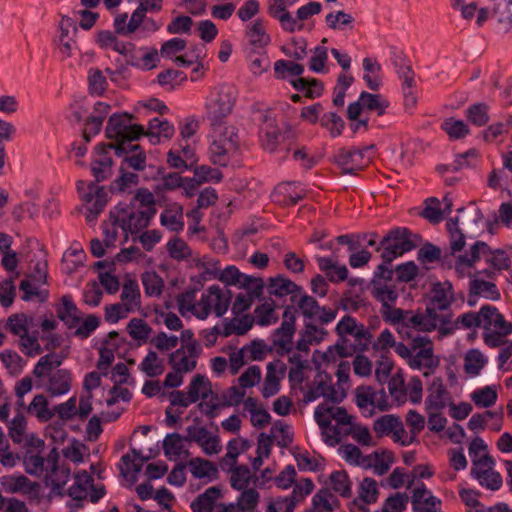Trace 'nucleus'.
<instances>
[{
  "label": "nucleus",
  "instance_id": "20e7f679",
  "mask_svg": "<svg viewBox=\"0 0 512 512\" xmlns=\"http://www.w3.org/2000/svg\"><path fill=\"white\" fill-rule=\"evenodd\" d=\"M156 209H140L136 204H119L115 211H110L113 225L119 226L126 234H135L146 228L150 220L155 216Z\"/></svg>",
  "mask_w": 512,
  "mask_h": 512
},
{
  "label": "nucleus",
  "instance_id": "6ab92c4d",
  "mask_svg": "<svg viewBox=\"0 0 512 512\" xmlns=\"http://www.w3.org/2000/svg\"><path fill=\"white\" fill-rule=\"evenodd\" d=\"M314 483L310 478H305L294 485L289 496L276 497V503L286 504L284 512H294L297 504L301 503L314 490Z\"/></svg>",
  "mask_w": 512,
  "mask_h": 512
},
{
  "label": "nucleus",
  "instance_id": "58836bf2",
  "mask_svg": "<svg viewBox=\"0 0 512 512\" xmlns=\"http://www.w3.org/2000/svg\"><path fill=\"white\" fill-rule=\"evenodd\" d=\"M359 98L365 110L374 111L378 116L384 115L386 113V109L390 105L389 101L381 94H372L362 91Z\"/></svg>",
  "mask_w": 512,
  "mask_h": 512
},
{
  "label": "nucleus",
  "instance_id": "052dcab7",
  "mask_svg": "<svg viewBox=\"0 0 512 512\" xmlns=\"http://www.w3.org/2000/svg\"><path fill=\"white\" fill-rule=\"evenodd\" d=\"M197 289H188L177 296L178 311L182 316L191 312L194 316L198 311V303H195Z\"/></svg>",
  "mask_w": 512,
  "mask_h": 512
},
{
  "label": "nucleus",
  "instance_id": "c9c22d12",
  "mask_svg": "<svg viewBox=\"0 0 512 512\" xmlns=\"http://www.w3.org/2000/svg\"><path fill=\"white\" fill-rule=\"evenodd\" d=\"M220 494L221 491L219 488L215 486L209 487L191 502V510L193 512H212Z\"/></svg>",
  "mask_w": 512,
  "mask_h": 512
},
{
  "label": "nucleus",
  "instance_id": "a211bd4d",
  "mask_svg": "<svg viewBox=\"0 0 512 512\" xmlns=\"http://www.w3.org/2000/svg\"><path fill=\"white\" fill-rule=\"evenodd\" d=\"M449 400L450 393L445 388L442 378H434L425 399L426 411H441L446 407Z\"/></svg>",
  "mask_w": 512,
  "mask_h": 512
},
{
  "label": "nucleus",
  "instance_id": "4d7b16f0",
  "mask_svg": "<svg viewBox=\"0 0 512 512\" xmlns=\"http://www.w3.org/2000/svg\"><path fill=\"white\" fill-rule=\"evenodd\" d=\"M173 370H178L182 373L190 372L196 368V360H189L184 348H179L171 353L169 358Z\"/></svg>",
  "mask_w": 512,
  "mask_h": 512
},
{
  "label": "nucleus",
  "instance_id": "1a4fd4ad",
  "mask_svg": "<svg viewBox=\"0 0 512 512\" xmlns=\"http://www.w3.org/2000/svg\"><path fill=\"white\" fill-rule=\"evenodd\" d=\"M296 312L297 310L293 306H287L282 314L280 327L275 329L271 335L273 347L279 355L292 351V340L296 332Z\"/></svg>",
  "mask_w": 512,
  "mask_h": 512
},
{
  "label": "nucleus",
  "instance_id": "a18cd8bd",
  "mask_svg": "<svg viewBox=\"0 0 512 512\" xmlns=\"http://www.w3.org/2000/svg\"><path fill=\"white\" fill-rule=\"evenodd\" d=\"M121 300L127 310L133 311L140 306V290L135 280H127L122 289Z\"/></svg>",
  "mask_w": 512,
  "mask_h": 512
},
{
  "label": "nucleus",
  "instance_id": "ddd939ff",
  "mask_svg": "<svg viewBox=\"0 0 512 512\" xmlns=\"http://www.w3.org/2000/svg\"><path fill=\"white\" fill-rule=\"evenodd\" d=\"M369 148H340L334 155L335 163L345 174H355L365 166L364 156Z\"/></svg>",
  "mask_w": 512,
  "mask_h": 512
},
{
  "label": "nucleus",
  "instance_id": "603ef678",
  "mask_svg": "<svg viewBox=\"0 0 512 512\" xmlns=\"http://www.w3.org/2000/svg\"><path fill=\"white\" fill-rule=\"evenodd\" d=\"M0 359L13 376L19 375L25 365L24 359L17 352L8 349L0 353Z\"/></svg>",
  "mask_w": 512,
  "mask_h": 512
},
{
  "label": "nucleus",
  "instance_id": "0eeeda50",
  "mask_svg": "<svg viewBox=\"0 0 512 512\" xmlns=\"http://www.w3.org/2000/svg\"><path fill=\"white\" fill-rule=\"evenodd\" d=\"M212 383L204 374H196L192 377L187 392L180 390L172 391L169 394L171 406L189 407L191 404L198 402L200 399H208L211 393Z\"/></svg>",
  "mask_w": 512,
  "mask_h": 512
},
{
  "label": "nucleus",
  "instance_id": "9b49d317",
  "mask_svg": "<svg viewBox=\"0 0 512 512\" xmlns=\"http://www.w3.org/2000/svg\"><path fill=\"white\" fill-rule=\"evenodd\" d=\"M235 100L231 92L221 91L206 103V116L212 126L220 125L232 111Z\"/></svg>",
  "mask_w": 512,
  "mask_h": 512
},
{
  "label": "nucleus",
  "instance_id": "5701e85b",
  "mask_svg": "<svg viewBox=\"0 0 512 512\" xmlns=\"http://www.w3.org/2000/svg\"><path fill=\"white\" fill-rule=\"evenodd\" d=\"M93 477L85 470L78 472L74 477V484L67 494L74 500L76 508L83 507V501L88 497L89 487H92Z\"/></svg>",
  "mask_w": 512,
  "mask_h": 512
},
{
  "label": "nucleus",
  "instance_id": "49530a36",
  "mask_svg": "<svg viewBox=\"0 0 512 512\" xmlns=\"http://www.w3.org/2000/svg\"><path fill=\"white\" fill-rule=\"evenodd\" d=\"M136 139H119L114 143H100V149L102 151L111 149L114 150L115 155L118 157H125L126 155L135 153L143 149L139 144H133L132 142Z\"/></svg>",
  "mask_w": 512,
  "mask_h": 512
},
{
  "label": "nucleus",
  "instance_id": "4c0bfd02",
  "mask_svg": "<svg viewBox=\"0 0 512 512\" xmlns=\"http://www.w3.org/2000/svg\"><path fill=\"white\" fill-rule=\"evenodd\" d=\"M238 498L237 506L241 512H254L258 502L259 493L255 489H244ZM236 508L233 505L223 507L221 512H235Z\"/></svg>",
  "mask_w": 512,
  "mask_h": 512
},
{
  "label": "nucleus",
  "instance_id": "9d476101",
  "mask_svg": "<svg viewBox=\"0 0 512 512\" xmlns=\"http://www.w3.org/2000/svg\"><path fill=\"white\" fill-rule=\"evenodd\" d=\"M495 460L489 454H484L472 460L470 475L478 483L489 490L497 491L502 487L503 480L499 472L494 470Z\"/></svg>",
  "mask_w": 512,
  "mask_h": 512
},
{
  "label": "nucleus",
  "instance_id": "393cba45",
  "mask_svg": "<svg viewBox=\"0 0 512 512\" xmlns=\"http://www.w3.org/2000/svg\"><path fill=\"white\" fill-rule=\"evenodd\" d=\"M97 157L91 162V173L95 178V182H102L112 175L113 160L108 150L102 151L100 144L95 147Z\"/></svg>",
  "mask_w": 512,
  "mask_h": 512
},
{
  "label": "nucleus",
  "instance_id": "c756f323",
  "mask_svg": "<svg viewBox=\"0 0 512 512\" xmlns=\"http://www.w3.org/2000/svg\"><path fill=\"white\" fill-rule=\"evenodd\" d=\"M72 376L67 369H58L48 379L47 391L51 396L66 394L71 388Z\"/></svg>",
  "mask_w": 512,
  "mask_h": 512
},
{
  "label": "nucleus",
  "instance_id": "7c9ffc66",
  "mask_svg": "<svg viewBox=\"0 0 512 512\" xmlns=\"http://www.w3.org/2000/svg\"><path fill=\"white\" fill-rule=\"evenodd\" d=\"M245 36L249 43L257 48H264L271 42V37L266 32L263 19H256L246 27Z\"/></svg>",
  "mask_w": 512,
  "mask_h": 512
},
{
  "label": "nucleus",
  "instance_id": "f8f14e48",
  "mask_svg": "<svg viewBox=\"0 0 512 512\" xmlns=\"http://www.w3.org/2000/svg\"><path fill=\"white\" fill-rule=\"evenodd\" d=\"M82 199L87 203L86 221L89 224L96 222L98 216L103 212L107 202L108 194L104 187H98L95 183L88 184V191L82 195Z\"/></svg>",
  "mask_w": 512,
  "mask_h": 512
},
{
  "label": "nucleus",
  "instance_id": "c03bdc74",
  "mask_svg": "<svg viewBox=\"0 0 512 512\" xmlns=\"http://www.w3.org/2000/svg\"><path fill=\"white\" fill-rule=\"evenodd\" d=\"M27 411L35 415L41 422H47L54 416V412L48 408L47 398L42 394L34 396L27 407Z\"/></svg>",
  "mask_w": 512,
  "mask_h": 512
},
{
  "label": "nucleus",
  "instance_id": "423d86ee",
  "mask_svg": "<svg viewBox=\"0 0 512 512\" xmlns=\"http://www.w3.org/2000/svg\"><path fill=\"white\" fill-rule=\"evenodd\" d=\"M231 299L232 293L230 290H223L218 285H211L202 294L195 317L205 320L212 311L216 317H222L227 312Z\"/></svg>",
  "mask_w": 512,
  "mask_h": 512
},
{
  "label": "nucleus",
  "instance_id": "13d9d810",
  "mask_svg": "<svg viewBox=\"0 0 512 512\" xmlns=\"http://www.w3.org/2000/svg\"><path fill=\"white\" fill-rule=\"evenodd\" d=\"M252 475L250 469L246 465H240L231 469V487L241 491L247 489Z\"/></svg>",
  "mask_w": 512,
  "mask_h": 512
},
{
  "label": "nucleus",
  "instance_id": "b1692460",
  "mask_svg": "<svg viewBox=\"0 0 512 512\" xmlns=\"http://www.w3.org/2000/svg\"><path fill=\"white\" fill-rule=\"evenodd\" d=\"M264 282L262 279H259L252 283L250 288L247 289V293H240L236 296L235 301L232 306V312L235 316L240 315L241 313L248 310L253 304L256 298H260L263 294L264 290Z\"/></svg>",
  "mask_w": 512,
  "mask_h": 512
},
{
  "label": "nucleus",
  "instance_id": "864d4df0",
  "mask_svg": "<svg viewBox=\"0 0 512 512\" xmlns=\"http://www.w3.org/2000/svg\"><path fill=\"white\" fill-rule=\"evenodd\" d=\"M497 391L494 386H485L477 389L471 394V400L478 407L488 408L493 406L497 401Z\"/></svg>",
  "mask_w": 512,
  "mask_h": 512
},
{
  "label": "nucleus",
  "instance_id": "412c9836",
  "mask_svg": "<svg viewBox=\"0 0 512 512\" xmlns=\"http://www.w3.org/2000/svg\"><path fill=\"white\" fill-rule=\"evenodd\" d=\"M267 291L269 295L280 298L291 295V301L295 302L298 294H301L302 292V287L290 279L278 275L276 277L269 278Z\"/></svg>",
  "mask_w": 512,
  "mask_h": 512
},
{
  "label": "nucleus",
  "instance_id": "72a5a7b5",
  "mask_svg": "<svg viewBox=\"0 0 512 512\" xmlns=\"http://www.w3.org/2000/svg\"><path fill=\"white\" fill-rule=\"evenodd\" d=\"M458 224V217L450 218L446 223L447 231L450 236V248L452 252L444 255L442 259L443 264H448V259H450L455 252H460L465 246V235L459 229Z\"/></svg>",
  "mask_w": 512,
  "mask_h": 512
},
{
  "label": "nucleus",
  "instance_id": "69168bd1",
  "mask_svg": "<svg viewBox=\"0 0 512 512\" xmlns=\"http://www.w3.org/2000/svg\"><path fill=\"white\" fill-rule=\"evenodd\" d=\"M120 175L111 185L112 192H123L131 186H136L139 182V176L133 172H127L123 165L119 168Z\"/></svg>",
  "mask_w": 512,
  "mask_h": 512
},
{
  "label": "nucleus",
  "instance_id": "4468645a",
  "mask_svg": "<svg viewBox=\"0 0 512 512\" xmlns=\"http://www.w3.org/2000/svg\"><path fill=\"white\" fill-rule=\"evenodd\" d=\"M329 382L330 378L328 377V375H319L318 379H315V387L309 389L305 393L304 402H313L322 396L325 399L331 401L332 403H341L346 396L345 392L342 391L341 393H338L336 388Z\"/></svg>",
  "mask_w": 512,
  "mask_h": 512
},
{
  "label": "nucleus",
  "instance_id": "f3484780",
  "mask_svg": "<svg viewBox=\"0 0 512 512\" xmlns=\"http://www.w3.org/2000/svg\"><path fill=\"white\" fill-rule=\"evenodd\" d=\"M315 260L328 281L339 283L348 279L349 271L346 265L339 264L335 254L329 257L315 256Z\"/></svg>",
  "mask_w": 512,
  "mask_h": 512
},
{
  "label": "nucleus",
  "instance_id": "aec40b11",
  "mask_svg": "<svg viewBox=\"0 0 512 512\" xmlns=\"http://www.w3.org/2000/svg\"><path fill=\"white\" fill-rule=\"evenodd\" d=\"M286 369L285 363L280 360L267 364V373L261 390L264 398H269L279 392L280 377L277 376V372L284 377Z\"/></svg>",
  "mask_w": 512,
  "mask_h": 512
},
{
  "label": "nucleus",
  "instance_id": "5fc2aeb1",
  "mask_svg": "<svg viewBox=\"0 0 512 512\" xmlns=\"http://www.w3.org/2000/svg\"><path fill=\"white\" fill-rule=\"evenodd\" d=\"M138 368L150 378L159 376L163 373L162 361L158 359L156 352L152 350L148 352Z\"/></svg>",
  "mask_w": 512,
  "mask_h": 512
},
{
  "label": "nucleus",
  "instance_id": "39448f33",
  "mask_svg": "<svg viewBox=\"0 0 512 512\" xmlns=\"http://www.w3.org/2000/svg\"><path fill=\"white\" fill-rule=\"evenodd\" d=\"M239 152V137L234 127L226 128L209 147L211 162L222 167L237 162Z\"/></svg>",
  "mask_w": 512,
  "mask_h": 512
},
{
  "label": "nucleus",
  "instance_id": "8fccbe9b",
  "mask_svg": "<svg viewBox=\"0 0 512 512\" xmlns=\"http://www.w3.org/2000/svg\"><path fill=\"white\" fill-rule=\"evenodd\" d=\"M108 82L102 71L90 68L88 72V90L91 95L102 96L107 90Z\"/></svg>",
  "mask_w": 512,
  "mask_h": 512
},
{
  "label": "nucleus",
  "instance_id": "a878e982",
  "mask_svg": "<svg viewBox=\"0 0 512 512\" xmlns=\"http://www.w3.org/2000/svg\"><path fill=\"white\" fill-rule=\"evenodd\" d=\"M403 323L417 332H431L436 328L439 329V322L437 321V318L432 316V314H429L427 311L423 314L421 312L415 313L407 310Z\"/></svg>",
  "mask_w": 512,
  "mask_h": 512
},
{
  "label": "nucleus",
  "instance_id": "e2e57ef3",
  "mask_svg": "<svg viewBox=\"0 0 512 512\" xmlns=\"http://www.w3.org/2000/svg\"><path fill=\"white\" fill-rule=\"evenodd\" d=\"M485 363L486 360L483 354L477 349H472L468 351L464 359L465 372L469 375L476 376L480 373Z\"/></svg>",
  "mask_w": 512,
  "mask_h": 512
},
{
  "label": "nucleus",
  "instance_id": "774afa93",
  "mask_svg": "<svg viewBox=\"0 0 512 512\" xmlns=\"http://www.w3.org/2000/svg\"><path fill=\"white\" fill-rule=\"evenodd\" d=\"M441 127L451 139L464 138L470 132L468 125L463 120H456L454 118L446 119Z\"/></svg>",
  "mask_w": 512,
  "mask_h": 512
},
{
  "label": "nucleus",
  "instance_id": "7ed1b4c3",
  "mask_svg": "<svg viewBox=\"0 0 512 512\" xmlns=\"http://www.w3.org/2000/svg\"><path fill=\"white\" fill-rule=\"evenodd\" d=\"M452 301V285L450 283L434 284L426 308L429 314L437 318L441 335H449L454 331V326L451 322L452 313L450 311Z\"/></svg>",
  "mask_w": 512,
  "mask_h": 512
},
{
  "label": "nucleus",
  "instance_id": "dca6fc26",
  "mask_svg": "<svg viewBox=\"0 0 512 512\" xmlns=\"http://www.w3.org/2000/svg\"><path fill=\"white\" fill-rule=\"evenodd\" d=\"M268 14L279 21L281 28L289 33L300 31L303 24L299 23L287 10L286 0H269Z\"/></svg>",
  "mask_w": 512,
  "mask_h": 512
},
{
  "label": "nucleus",
  "instance_id": "37998d69",
  "mask_svg": "<svg viewBox=\"0 0 512 512\" xmlns=\"http://www.w3.org/2000/svg\"><path fill=\"white\" fill-rule=\"evenodd\" d=\"M489 106L486 103L479 102L470 105L466 111V118L470 123L477 127L485 126L489 120Z\"/></svg>",
  "mask_w": 512,
  "mask_h": 512
},
{
  "label": "nucleus",
  "instance_id": "2eb2a0df",
  "mask_svg": "<svg viewBox=\"0 0 512 512\" xmlns=\"http://www.w3.org/2000/svg\"><path fill=\"white\" fill-rule=\"evenodd\" d=\"M0 484L5 492L11 494L22 493L36 497L40 491V484L38 482H33L22 474L2 476Z\"/></svg>",
  "mask_w": 512,
  "mask_h": 512
},
{
  "label": "nucleus",
  "instance_id": "f704fd0d",
  "mask_svg": "<svg viewBox=\"0 0 512 512\" xmlns=\"http://www.w3.org/2000/svg\"><path fill=\"white\" fill-rule=\"evenodd\" d=\"M377 483L373 478H364L360 485L359 499H354L352 504L362 512H368L363 504H371L377 500Z\"/></svg>",
  "mask_w": 512,
  "mask_h": 512
},
{
  "label": "nucleus",
  "instance_id": "c85d7f7f",
  "mask_svg": "<svg viewBox=\"0 0 512 512\" xmlns=\"http://www.w3.org/2000/svg\"><path fill=\"white\" fill-rule=\"evenodd\" d=\"M219 281L229 286H238L239 288H250L253 282L260 278L253 277L241 273L240 270L234 266H227L219 275Z\"/></svg>",
  "mask_w": 512,
  "mask_h": 512
},
{
  "label": "nucleus",
  "instance_id": "338daca9",
  "mask_svg": "<svg viewBox=\"0 0 512 512\" xmlns=\"http://www.w3.org/2000/svg\"><path fill=\"white\" fill-rule=\"evenodd\" d=\"M6 328L9 329L13 335L23 338L29 331L28 316L24 313L9 316Z\"/></svg>",
  "mask_w": 512,
  "mask_h": 512
},
{
  "label": "nucleus",
  "instance_id": "ea45409f",
  "mask_svg": "<svg viewBox=\"0 0 512 512\" xmlns=\"http://www.w3.org/2000/svg\"><path fill=\"white\" fill-rule=\"evenodd\" d=\"M471 294H477L491 300H499L500 292L495 283L491 281H485L482 279L474 278L469 283Z\"/></svg>",
  "mask_w": 512,
  "mask_h": 512
},
{
  "label": "nucleus",
  "instance_id": "473e14b6",
  "mask_svg": "<svg viewBox=\"0 0 512 512\" xmlns=\"http://www.w3.org/2000/svg\"><path fill=\"white\" fill-rule=\"evenodd\" d=\"M62 306L57 309L58 318L69 328L75 327L81 320V312L73 302L71 295L62 296Z\"/></svg>",
  "mask_w": 512,
  "mask_h": 512
},
{
  "label": "nucleus",
  "instance_id": "6e6d98bb",
  "mask_svg": "<svg viewBox=\"0 0 512 512\" xmlns=\"http://www.w3.org/2000/svg\"><path fill=\"white\" fill-rule=\"evenodd\" d=\"M320 124L329 131L333 138L340 136L345 128V122L335 112L324 113L320 118Z\"/></svg>",
  "mask_w": 512,
  "mask_h": 512
},
{
  "label": "nucleus",
  "instance_id": "bb28decb",
  "mask_svg": "<svg viewBox=\"0 0 512 512\" xmlns=\"http://www.w3.org/2000/svg\"><path fill=\"white\" fill-rule=\"evenodd\" d=\"M409 366L418 370L421 368L428 369L429 371H425L423 375L425 377L429 376L439 366V359L434 357L433 346L424 347V349L418 350L416 354L412 353Z\"/></svg>",
  "mask_w": 512,
  "mask_h": 512
},
{
  "label": "nucleus",
  "instance_id": "09e8293b",
  "mask_svg": "<svg viewBox=\"0 0 512 512\" xmlns=\"http://www.w3.org/2000/svg\"><path fill=\"white\" fill-rule=\"evenodd\" d=\"M491 247L484 241H476L470 248V254L461 255V261L469 268H473L480 259H486V256L491 254Z\"/></svg>",
  "mask_w": 512,
  "mask_h": 512
},
{
  "label": "nucleus",
  "instance_id": "e433bc0d",
  "mask_svg": "<svg viewBox=\"0 0 512 512\" xmlns=\"http://www.w3.org/2000/svg\"><path fill=\"white\" fill-rule=\"evenodd\" d=\"M188 466L195 478H208L209 480H215L218 478L217 466L207 459L200 457L193 458L188 462Z\"/></svg>",
  "mask_w": 512,
  "mask_h": 512
},
{
  "label": "nucleus",
  "instance_id": "4be33fe9",
  "mask_svg": "<svg viewBox=\"0 0 512 512\" xmlns=\"http://www.w3.org/2000/svg\"><path fill=\"white\" fill-rule=\"evenodd\" d=\"M482 322L481 327L486 331H490L492 327L494 331H505L512 333V323L505 320L499 310L491 305H483L481 307Z\"/></svg>",
  "mask_w": 512,
  "mask_h": 512
},
{
  "label": "nucleus",
  "instance_id": "bf43d9fd",
  "mask_svg": "<svg viewBox=\"0 0 512 512\" xmlns=\"http://www.w3.org/2000/svg\"><path fill=\"white\" fill-rule=\"evenodd\" d=\"M330 482L336 493L345 498L351 496V481L345 471H334L330 475Z\"/></svg>",
  "mask_w": 512,
  "mask_h": 512
},
{
  "label": "nucleus",
  "instance_id": "0e129e2a",
  "mask_svg": "<svg viewBox=\"0 0 512 512\" xmlns=\"http://www.w3.org/2000/svg\"><path fill=\"white\" fill-rule=\"evenodd\" d=\"M299 295L300 298L298 300L296 299L295 302H297L302 315L310 320L316 319V316L320 312V305L318 301L312 296L303 293V291Z\"/></svg>",
  "mask_w": 512,
  "mask_h": 512
},
{
  "label": "nucleus",
  "instance_id": "f03ea898",
  "mask_svg": "<svg viewBox=\"0 0 512 512\" xmlns=\"http://www.w3.org/2000/svg\"><path fill=\"white\" fill-rule=\"evenodd\" d=\"M422 238L419 234L412 233L406 227H396L387 232L380 240L377 251L382 250L381 258L386 263L402 256L417 247Z\"/></svg>",
  "mask_w": 512,
  "mask_h": 512
},
{
  "label": "nucleus",
  "instance_id": "680f3d73",
  "mask_svg": "<svg viewBox=\"0 0 512 512\" xmlns=\"http://www.w3.org/2000/svg\"><path fill=\"white\" fill-rule=\"evenodd\" d=\"M146 295L159 296L164 287L163 279L154 271L145 272L141 277Z\"/></svg>",
  "mask_w": 512,
  "mask_h": 512
},
{
  "label": "nucleus",
  "instance_id": "a19ab883",
  "mask_svg": "<svg viewBox=\"0 0 512 512\" xmlns=\"http://www.w3.org/2000/svg\"><path fill=\"white\" fill-rule=\"evenodd\" d=\"M149 169L151 170V173L147 175L146 178H162L163 187L167 190H173L175 188L181 187L183 184V178L176 172L165 174V168L162 166L155 167L150 165Z\"/></svg>",
  "mask_w": 512,
  "mask_h": 512
},
{
  "label": "nucleus",
  "instance_id": "6e6552de",
  "mask_svg": "<svg viewBox=\"0 0 512 512\" xmlns=\"http://www.w3.org/2000/svg\"><path fill=\"white\" fill-rule=\"evenodd\" d=\"M134 116L127 112L112 114L107 122L105 134L108 139H139L144 136V126L133 124Z\"/></svg>",
  "mask_w": 512,
  "mask_h": 512
},
{
  "label": "nucleus",
  "instance_id": "2f4dec72",
  "mask_svg": "<svg viewBox=\"0 0 512 512\" xmlns=\"http://www.w3.org/2000/svg\"><path fill=\"white\" fill-rule=\"evenodd\" d=\"M373 430L379 437L393 432L396 440L400 437V432L404 433L399 417L390 414L377 418L374 421Z\"/></svg>",
  "mask_w": 512,
  "mask_h": 512
},
{
  "label": "nucleus",
  "instance_id": "cd10ccee",
  "mask_svg": "<svg viewBox=\"0 0 512 512\" xmlns=\"http://www.w3.org/2000/svg\"><path fill=\"white\" fill-rule=\"evenodd\" d=\"M332 419L336 421V425L330 427L332 435H326V442L333 446L342 440L343 430L352 424V417L345 408L333 407Z\"/></svg>",
  "mask_w": 512,
  "mask_h": 512
},
{
  "label": "nucleus",
  "instance_id": "79ce46f5",
  "mask_svg": "<svg viewBox=\"0 0 512 512\" xmlns=\"http://www.w3.org/2000/svg\"><path fill=\"white\" fill-rule=\"evenodd\" d=\"M69 476L70 468L66 465H62L59 467H55L54 469H50V472L47 474L46 479L50 480L52 491L57 495L63 496V487L67 483Z\"/></svg>",
  "mask_w": 512,
  "mask_h": 512
},
{
  "label": "nucleus",
  "instance_id": "de8ad7c7",
  "mask_svg": "<svg viewBox=\"0 0 512 512\" xmlns=\"http://www.w3.org/2000/svg\"><path fill=\"white\" fill-rule=\"evenodd\" d=\"M160 222L171 231L179 232L184 228L182 221V207L176 206L175 209H166L160 215Z\"/></svg>",
  "mask_w": 512,
  "mask_h": 512
},
{
  "label": "nucleus",
  "instance_id": "f257e3e1",
  "mask_svg": "<svg viewBox=\"0 0 512 512\" xmlns=\"http://www.w3.org/2000/svg\"><path fill=\"white\" fill-rule=\"evenodd\" d=\"M335 332L339 337L335 348L342 358L367 351L373 339L370 330L350 315L342 317L336 325Z\"/></svg>",
  "mask_w": 512,
  "mask_h": 512
},
{
  "label": "nucleus",
  "instance_id": "3c124183",
  "mask_svg": "<svg viewBox=\"0 0 512 512\" xmlns=\"http://www.w3.org/2000/svg\"><path fill=\"white\" fill-rule=\"evenodd\" d=\"M424 209L420 215L432 224H438L443 220L444 211L441 209V203L436 197L427 198L424 201Z\"/></svg>",
  "mask_w": 512,
  "mask_h": 512
}]
</instances>
